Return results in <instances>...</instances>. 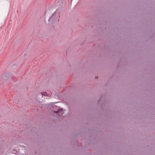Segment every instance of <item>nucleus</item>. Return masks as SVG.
Here are the masks:
<instances>
[{
  "mask_svg": "<svg viewBox=\"0 0 155 155\" xmlns=\"http://www.w3.org/2000/svg\"><path fill=\"white\" fill-rule=\"evenodd\" d=\"M59 110L58 112V115L59 116L61 117L63 116V114L64 113V111L62 109H59Z\"/></svg>",
  "mask_w": 155,
  "mask_h": 155,
  "instance_id": "obj_1",
  "label": "nucleus"
},
{
  "mask_svg": "<svg viewBox=\"0 0 155 155\" xmlns=\"http://www.w3.org/2000/svg\"><path fill=\"white\" fill-rule=\"evenodd\" d=\"M59 110V109L57 110V111H53V112L54 113H56V114H57L58 113V112Z\"/></svg>",
  "mask_w": 155,
  "mask_h": 155,
  "instance_id": "obj_3",
  "label": "nucleus"
},
{
  "mask_svg": "<svg viewBox=\"0 0 155 155\" xmlns=\"http://www.w3.org/2000/svg\"><path fill=\"white\" fill-rule=\"evenodd\" d=\"M41 94H42V96L44 95L45 96H47L48 95V94L46 92H41Z\"/></svg>",
  "mask_w": 155,
  "mask_h": 155,
  "instance_id": "obj_2",
  "label": "nucleus"
}]
</instances>
